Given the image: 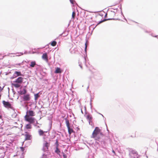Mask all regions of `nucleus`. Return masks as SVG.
<instances>
[{"instance_id": "f257e3e1", "label": "nucleus", "mask_w": 158, "mask_h": 158, "mask_svg": "<svg viewBox=\"0 0 158 158\" xmlns=\"http://www.w3.org/2000/svg\"><path fill=\"white\" fill-rule=\"evenodd\" d=\"M103 136V135L101 132V130L98 127H96L93 131L91 138L95 140L99 141Z\"/></svg>"}, {"instance_id": "f03ea898", "label": "nucleus", "mask_w": 158, "mask_h": 158, "mask_svg": "<svg viewBox=\"0 0 158 158\" xmlns=\"http://www.w3.org/2000/svg\"><path fill=\"white\" fill-rule=\"evenodd\" d=\"M35 115V112L32 110H28L26 112V114L24 116L25 120L30 123H34L35 122V118L32 117Z\"/></svg>"}, {"instance_id": "7ed1b4c3", "label": "nucleus", "mask_w": 158, "mask_h": 158, "mask_svg": "<svg viewBox=\"0 0 158 158\" xmlns=\"http://www.w3.org/2000/svg\"><path fill=\"white\" fill-rule=\"evenodd\" d=\"M46 138L45 137H43L44 140L43 143V148L45 151H48L50 146V143L47 142L45 140Z\"/></svg>"}, {"instance_id": "20e7f679", "label": "nucleus", "mask_w": 158, "mask_h": 158, "mask_svg": "<svg viewBox=\"0 0 158 158\" xmlns=\"http://www.w3.org/2000/svg\"><path fill=\"white\" fill-rule=\"evenodd\" d=\"M24 136L25 140H31L32 139V135L27 132H25Z\"/></svg>"}, {"instance_id": "39448f33", "label": "nucleus", "mask_w": 158, "mask_h": 158, "mask_svg": "<svg viewBox=\"0 0 158 158\" xmlns=\"http://www.w3.org/2000/svg\"><path fill=\"white\" fill-rule=\"evenodd\" d=\"M2 103L4 105V106L5 107L10 108H12L11 105L9 102L3 101H2Z\"/></svg>"}, {"instance_id": "423d86ee", "label": "nucleus", "mask_w": 158, "mask_h": 158, "mask_svg": "<svg viewBox=\"0 0 158 158\" xmlns=\"http://www.w3.org/2000/svg\"><path fill=\"white\" fill-rule=\"evenodd\" d=\"M23 77H19L16 79L15 81H14V82L21 84L23 82Z\"/></svg>"}, {"instance_id": "0eeeda50", "label": "nucleus", "mask_w": 158, "mask_h": 158, "mask_svg": "<svg viewBox=\"0 0 158 158\" xmlns=\"http://www.w3.org/2000/svg\"><path fill=\"white\" fill-rule=\"evenodd\" d=\"M24 101H28L30 100V97L29 94L24 95L23 97Z\"/></svg>"}, {"instance_id": "6e6552de", "label": "nucleus", "mask_w": 158, "mask_h": 158, "mask_svg": "<svg viewBox=\"0 0 158 158\" xmlns=\"http://www.w3.org/2000/svg\"><path fill=\"white\" fill-rule=\"evenodd\" d=\"M44 133H47V131H44L42 130L41 129H40L38 131V133L40 135V136H42V135H44V137H45V136H46V135L45 134H44Z\"/></svg>"}, {"instance_id": "1a4fd4ad", "label": "nucleus", "mask_w": 158, "mask_h": 158, "mask_svg": "<svg viewBox=\"0 0 158 158\" xmlns=\"http://www.w3.org/2000/svg\"><path fill=\"white\" fill-rule=\"evenodd\" d=\"M42 58L44 60H45L46 61H48V57L46 53L43 54L42 56Z\"/></svg>"}, {"instance_id": "9d476101", "label": "nucleus", "mask_w": 158, "mask_h": 158, "mask_svg": "<svg viewBox=\"0 0 158 158\" xmlns=\"http://www.w3.org/2000/svg\"><path fill=\"white\" fill-rule=\"evenodd\" d=\"M86 118L90 121L92 120V115L90 114H88L86 116Z\"/></svg>"}, {"instance_id": "9b49d317", "label": "nucleus", "mask_w": 158, "mask_h": 158, "mask_svg": "<svg viewBox=\"0 0 158 158\" xmlns=\"http://www.w3.org/2000/svg\"><path fill=\"white\" fill-rule=\"evenodd\" d=\"M130 137L132 138H134L136 137V134L135 132H133L131 133L130 134Z\"/></svg>"}, {"instance_id": "f8f14e48", "label": "nucleus", "mask_w": 158, "mask_h": 158, "mask_svg": "<svg viewBox=\"0 0 158 158\" xmlns=\"http://www.w3.org/2000/svg\"><path fill=\"white\" fill-rule=\"evenodd\" d=\"M62 72V71L59 68L57 67L56 68V70L55 72V73H60Z\"/></svg>"}, {"instance_id": "ddd939ff", "label": "nucleus", "mask_w": 158, "mask_h": 158, "mask_svg": "<svg viewBox=\"0 0 158 158\" xmlns=\"http://www.w3.org/2000/svg\"><path fill=\"white\" fill-rule=\"evenodd\" d=\"M15 75H16V76L15 77L20 76L22 75L21 73L19 71H15L14 73Z\"/></svg>"}, {"instance_id": "4468645a", "label": "nucleus", "mask_w": 158, "mask_h": 158, "mask_svg": "<svg viewBox=\"0 0 158 158\" xmlns=\"http://www.w3.org/2000/svg\"><path fill=\"white\" fill-rule=\"evenodd\" d=\"M31 128L32 126L30 124H27L25 126V128L27 129H31Z\"/></svg>"}, {"instance_id": "2eb2a0df", "label": "nucleus", "mask_w": 158, "mask_h": 158, "mask_svg": "<svg viewBox=\"0 0 158 158\" xmlns=\"http://www.w3.org/2000/svg\"><path fill=\"white\" fill-rule=\"evenodd\" d=\"M67 128L68 129V133L69 135H70L72 133H73L74 132L73 129L71 128L70 127H68Z\"/></svg>"}, {"instance_id": "dca6fc26", "label": "nucleus", "mask_w": 158, "mask_h": 158, "mask_svg": "<svg viewBox=\"0 0 158 158\" xmlns=\"http://www.w3.org/2000/svg\"><path fill=\"white\" fill-rule=\"evenodd\" d=\"M65 123L67 127L68 128V127H70V123L69 120L67 119V118H65Z\"/></svg>"}, {"instance_id": "f3484780", "label": "nucleus", "mask_w": 158, "mask_h": 158, "mask_svg": "<svg viewBox=\"0 0 158 158\" xmlns=\"http://www.w3.org/2000/svg\"><path fill=\"white\" fill-rule=\"evenodd\" d=\"M13 85L15 88H18L20 87V85L19 83H14L13 84Z\"/></svg>"}, {"instance_id": "a211bd4d", "label": "nucleus", "mask_w": 158, "mask_h": 158, "mask_svg": "<svg viewBox=\"0 0 158 158\" xmlns=\"http://www.w3.org/2000/svg\"><path fill=\"white\" fill-rule=\"evenodd\" d=\"M36 65V62L35 61H31V62L30 66L31 67H34Z\"/></svg>"}, {"instance_id": "6ab92c4d", "label": "nucleus", "mask_w": 158, "mask_h": 158, "mask_svg": "<svg viewBox=\"0 0 158 158\" xmlns=\"http://www.w3.org/2000/svg\"><path fill=\"white\" fill-rule=\"evenodd\" d=\"M55 152L58 154H59V153H60V152L58 148V147H56V150L55 151Z\"/></svg>"}, {"instance_id": "aec40b11", "label": "nucleus", "mask_w": 158, "mask_h": 158, "mask_svg": "<svg viewBox=\"0 0 158 158\" xmlns=\"http://www.w3.org/2000/svg\"><path fill=\"white\" fill-rule=\"evenodd\" d=\"M56 42L55 41H53L51 43V45L52 46H55L56 44Z\"/></svg>"}, {"instance_id": "412c9836", "label": "nucleus", "mask_w": 158, "mask_h": 158, "mask_svg": "<svg viewBox=\"0 0 158 158\" xmlns=\"http://www.w3.org/2000/svg\"><path fill=\"white\" fill-rule=\"evenodd\" d=\"M39 97L38 93L35 94V100H36Z\"/></svg>"}, {"instance_id": "4be33fe9", "label": "nucleus", "mask_w": 158, "mask_h": 158, "mask_svg": "<svg viewBox=\"0 0 158 158\" xmlns=\"http://www.w3.org/2000/svg\"><path fill=\"white\" fill-rule=\"evenodd\" d=\"M17 116L16 113L14 111L13 114L12 115V116L13 118H15Z\"/></svg>"}, {"instance_id": "5701e85b", "label": "nucleus", "mask_w": 158, "mask_h": 158, "mask_svg": "<svg viewBox=\"0 0 158 158\" xmlns=\"http://www.w3.org/2000/svg\"><path fill=\"white\" fill-rule=\"evenodd\" d=\"M75 15L76 14L75 12H73L72 14V17L73 19H74L75 18Z\"/></svg>"}, {"instance_id": "b1692460", "label": "nucleus", "mask_w": 158, "mask_h": 158, "mask_svg": "<svg viewBox=\"0 0 158 158\" xmlns=\"http://www.w3.org/2000/svg\"><path fill=\"white\" fill-rule=\"evenodd\" d=\"M85 52H86L87 48V42H86L85 44Z\"/></svg>"}, {"instance_id": "393cba45", "label": "nucleus", "mask_w": 158, "mask_h": 158, "mask_svg": "<svg viewBox=\"0 0 158 158\" xmlns=\"http://www.w3.org/2000/svg\"><path fill=\"white\" fill-rule=\"evenodd\" d=\"M55 144L56 145V147H58L59 144H58V141L57 139L56 140Z\"/></svg>"}, {"instance_id": "a878e982", "label": "nucleus", "mask_w": 158, "mask_h": 158, "mask_svg": "<svg viewBox=\"0 0 158 158\" xmlns=\"http://www.w3.org/2000/svg\"><path fill=\"white\" fill-rule=\"evenodd\" d=\"M26 93V91L25 89H24V91L23 92H21V94H24Z\"/></svg>"}, {"instance_id": "bb28decb", "label": "nucleus", "mask_w": 158, "mask_h": 158, "mask_svg": "<svg viewBox=\"0 0 158 158\" xmlns=\"http://www.w3.org/2000/svg\"><path fill=\"white\" fill-rule=\"evenodd\" d=\"M79 65L80 66V67H81V69H82V66L81 65V63H79Z\"/></svg>"}, {"instance_id": "cd10ccee", "label": "nucleus", "mask_w": 158, "mask_h": 158, "mask_svg": "<svg viewBox=\"0 0 158 158\" xmlns=\"http://www.w3.org/2000/svg\"><path fill=\"white\" fill-rule=\"evenodd\" d=\"M63 156L64 158H67V156L64 153H63Z\"/></svg>"}, {"instance_id": "c85d7f7f", "label": "nucleus", "mask_w": 158, "mask_h": 158, "mask_svg": "<svg viewBox=\"0 0 158 158\" xmlns=\"http://www.w3.org/2000/svg\"><path fill=\"white\" fill-rule=\"evenodd\" d=\"M103 22V21H100L98 23V24L101 23L102 22Z\"/></svg>"}, {"instance_id": "c756f323", "label": "nucleus", "mask_w": 158, "mask_h": 158, "mask_svg": "<svg viewBox=\"0 0 158 158\" xmlns=\"http://www.w3.org/2000/svg\"><path fill=\"white\" fill-rule=\"evenodd\" d=\"M3 89V88L0 86V91H1Z\"/></svg>"}, {"instance_id": "7c9ffc66", "label": "nucleus", "mask_w": 158, "mask_h": 158, "mask_svg": "<svg viewBox=\"0 0 158 158\" xmlns=\"http://www.w3.org/2000/svg\"><path fill=\"white\" fill-rule=\"evenodd\" d=\"M2 118V116L1 115H0V119L1 118Z\"/></svg>"}, {"instance_id": "2f4dec72", "label": "nucleus", "mask_w": 158, "mask_h": 158, "mask_svg": "<svg viewBox=\"0 0 158 158\" xmlns=\"http://www.w3.org/2000/svg\"><path fill=\"white\" fill-rule=\"evenodd\" d=\"M21 148L23 150V147H21Z\"/></svg>"}, {"instance_id": "473e14b6", "label": "nucleus", "mask_w": 158, "mask_h": 158, "mask_svg": "<svg viewBox=\"0 0 158 158\" xmlns=\"http://www.w3.org/2000/svg\"><path fill=\"white\" fill-rule=\"evenodd\" d=\"M48 135H49V133H48Z\"/></svg>"}, {"instance_id": "72a5a7b5", "label": "nucleus", "mask_w": 158, "mask_h": 158, "mask_svg": "<svg viewBox=\"0 0 158 158\" xmlns=\"http://www.w3.org/2000/svg\"><path fill=\"white\" fill-rule=\"evenodd\" d=\"M23 158V157H21V158Z\"/></svg>"}]
</instances>
